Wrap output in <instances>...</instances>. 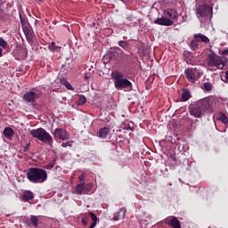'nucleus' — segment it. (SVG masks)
I'll list each match as a JSON object with an SVG mask.
<instances>
[{"label": "nucleus", "mask_w": 228, "mask_h": 228, "mask_svg": "<svg viewBox=\"0 0 228 228\" xmlns=\"http://www.w3.org/2000/svg\"><path fill=\"white\" fill-rule=\"evenodd\" d=\"M225 77H226V79L228 81V70L225 71Z\"/></svg>", "instance_id": "nucleus-43"}, {"label": "nucleus", "mask_w": 228, "mask_h": 228, "mask_svg": "<svg viewBox=\"0 0 228 228\" xmlns=\"http://www.w3.org/2000/svg\"><path fill=\"white\" fill-rule=\"evenodd\" d=\"M86 102V97L85 95H80L78 98V101L77 102V104L78 106H83Z\"/></svg>", "instance_id": "nucleus-25"}, {"label": "nucleus", "mask_w": 228, "mask_h": 228, "mask_svg": "<svg viewBox=\"0 0 228 228\" xmlns=\"http://www.w3.org/2000/svg\"><path fill=\"white\" fill-rule=\"evenodd\" d=\"M184 74L188 81H190V83H195L196 77L195 73H193V70H191V69H185Z\"/></svg>", "instance_id": "nucleus-15"}, {"label": "nucleus", "mask_w": 228, "mask_h": 228, "mask_svg": "<svg viewBox=\"0 0 228 228\" xmlns=\"http://www.w3.org/2000/svg\"><path fill=\"white\" fill-rule=\"evenodd\" d=\"M79 181L81 183H83V181H85V174H82L79 177H78Z\"/></svg>", "instance_id": "nucleus-39"}, {"label": "nucleus", "mask_w": 228, "mask_h": 228, "mask_svg": "<svg viewBox=\"0 0 228 228\" xmlns=\"http://www.w3.org/2000/svg\"><path fill=\"white\" fill-rule=\"evenodd\" d=\"M3 6V0H0V7Z\"/></svg>", "instance_id": "nucleus-44"}, {"label": "nucleus", "mask_w": 228, "mask_h": 228, "mask_svg": "<svg viewBox=\"0 0 228 228\" xmlns=\"http://www.w3.org/2000/svg\"><path fill=\"white\" fill-rule=\"evenodd\" d=\"M154 24H158L159 26H173L174 21L169 20L167 16H161L160 18L154 20Z\"/></svg>", "instance_id": "nucleus-10"}, {"label": "nucleus", "mask_w": 228, "mask_h": 228, "mask_svg": "<svg viewBox=\"0 0 228 228\" xmlns=\"http://www.w3.org/2000/svg\"><path fill=\"white\" fill-rule=\"evenodd\" d=\"M190 99V91L188 90H183L182 94V101L183 102H186Z\"/></svg>", "instance_id": "nucleus-24"}, {"label": "nucleus", "mask_w": 228, "mask_h": 228, "mask_svg": "<svg viewBox=\"0 0 228 228\" xmlns=\"http://www.w3.org/2000/svg\"><path fill=\"white\" fill-rule=\"evenodd\" d=\"M30 134L33 138H37L39 142H47L48 143H53V136L50 135L47 131L44 128H37L30 130Z\"/></svg>", "instance_id": "nucleus-5"}, {"label": "nucleus", "mask_w": 228, "mask_h": 228, "mask_svg": "<svg viewBox=\"0 0 228 228\" xmlns=\"http://www.w3.org/2000/svg\"><path fill=\"white\" fill-rule=\"evenodd\" d=\"M72 143H74V141H69L67 142H62L61 147H72Z\"/></svg>", "instance_id": "nucleus-33"}, {"label": "nucleus", "mask_w": 228, "mask_h": 228, "mask_svg": "<svg viewBox=\"0 0 228 228\" xmlns=\"http://www.w3.org/2000/svg\"><path fill=\"white\" fill-rule=\"evenodd\" d=\"M86 186H87V188H86V191H90V190H92V188H94V184L93 183H89Z\"/></svg>", "instance_id": "nucleus-38"}, {"label": "nucleus", "mask_w": 228, "mask_h": 228, "mask_svg": "<svg viewBox=\"0 0 228 228\" xmlns=\"http://www.w3.org/2000/svg\"><path fill=\"white\" fill-rule=\"evenodd\" d=\"M203 86H204L205 90H207V92L211 91L213 88V85H211V83H209V82L205 83L203 85Z\"/></svg>", "instance_id": "nucleus-30"}, {"label": "nucleus", "mask_w": 228, "mask_h": 228, "mask_svg": "<svg viewBox=\"0 0 228 228\" xmlns=\"http://www.w3.org/2000/svg\"><path fill=\"white\" fill-rule=\"evenodd\" d=\"M27 177L30 183L35 184L45 183L47 181V171L38 167H30L27 172Z\"/></svg>", "instance_id": "nucleus-3"}, {"label": "nucleus", "mask_w": 228, "mask_h": 228, "mask_svg": "<svg viewBox=\"0 0 228 228\" xmlns=\"http://www.w3.org/2000/svg\"><path fill=\"white\" fill-rule=\"evenodd\" d=\"M3 56V48L0 47V57Z\"/></svg>", "instance_id": "nucleus-42"}, {"label": "nucleus", "mask_w": 228, "mask_h": 228, "mask_svg": "<svg viewBox=\"0 0 228 228\" xmlns=\"http://www.w3.org/2000/svg\"><path fill=\"white\" fill-rule=\"evenodd\" d=\"M23 199H25L26 200H33V199H35V196L33 195V192H31V191H26L23 193Z\"/></svg>", "instance_id": "nucleus-23"}, {"label": "nucleus", "mask_w": 228, "mask_h": 228, "mask_svg": "<svg viewBox=\"0 0 228 228\" xmlns=\"http://www.w3.org/2000/svg\"><path fill=\"white\" fill-rule=\"evenodd\" d=\"M23 31L27 37H29L31 31L29 30V28L28 27H23Z\"/></svg>", "instance_id": "nucleus-36"}, {"label": "nucleus", "mask_w": 228, "mask_h": 228, "mask_svg": "<svg viewBox=\"0 0 228 228\" xmlns=\"http://www.w3.org/2000/svg\"><path fill=\"white\" fill-rule=\"evenodd\" d=\"M38 99V94L33 91H28L26 94H23V101L26 102H35Z\"/></svg>", "instance_id": "nucleus-12"}, {"label": "nucleus", "mask_w": 228, "mask_h": 228, "mask_svg": "<svg viewBox=\"0 0 228 228\" xmlns=\"http://www.w3.org/2000/svg\"><path fill=\"white\" fill-rule=\"evenodd\" d=\"M112 79L114 81V86L117 90H126V92H131L133 90V83L125 77L124 74L119 71H113L111 73Z\"/></svg>", "instance_id": "nucleus-2"}, {"label": "nucleus", "mask_w": 228, "mask_h": 228, "mask_svg": "<svg viewBox=\"0 0 228 228\" xmlns=\"http://www.w3.org/2000/svg\"><path fill=\"white\" fill-rule=\"evenodd\" d=\"M164 15L169 20H172V22H174V20H175V19H177V17H179V13H177V11H175V9H167V10H165L164 11Z\"/></svg>", "instance_id": "nucleus-13"}, {"label": "nucleus", "mask_w": 228, "mask_h": 228, "mask_svg": "<svg viewBox=\"0 0 228 228\" xmlns=\"http://www.w3.org/2000/svg\"><path fill=\"white\" fill-rule=\"evenodd\" d=\"M90 218L89 212L85 214L84 217L82 218L83 225H88V219Z\"/></svg>", "instance_id": "nucleus-27"}, {"label": "nucleus", "mask_w": 228, "mask_h": 228, "mask_svg": "<svg viewBox=\"0 0 228 228\" xmlns=\"http://www.w3.org/2000/svg\"><path fill=\"white\" fill-rule=\"evenodd\" d=\"M8 45V44L4 41L3 37H0V47H3L4 49Z\"/></svg>", "instance_id": "nucleus-35"}, {"label": "nucleus", "mask_w": 228, "mask_h": 228, "mask_svg": "<svg viewBox=\"0 0 228 228\" xmlns=\"http://www.w3.org/2000/svg\"><path fill=\"white\" fill-rule=\"evenodd\" d=\"M61 85H64V86H66V88H67L68 90H72V86L70 85V83H69V82L67 81V79L62 78V79L61 80Z\"/></svg>", "instance_id": "nucleus-26"}, {"label": "nucleus", "mask_w": 228, "mask_h": 228, "mask_svg": "<svg viewBox=\"0 0 228 228\" xmlns=\"http://www.w3.org/2000/svg\"><path fill=\"white\" fill-rule=\"evenodd\" d=\"M49 49L50 51H56V49H58V46H56L54 43H51V45H49Z\"/></svg>", "instance_id": "nucleus-37"}, {"label": "nucleus", "mask_w": 228, "mask_h": 228, "mask_svg": "<svg viewBox=\"0 0 228 228\" xmlns=\"http://www.w3.org/2000/svg\"><path fill=\"white\" fill-rule=\"evenodd\" d=\"M98 136L104 140L105 138H108L110 136V128L103 127L99 130Z\"/></svg>", "instance_id": "nucleus-16"}, {"label": "nucleus", "mask_w": 228, "mask_h": 228, "mask_svg": "<svg viewBox=\"0 0 228 228\" xmlns=\"http://www.w3.org/2000/svg\"><path fill=\"white\" fill-rule=\"evenodd\" d=\"M213 104V100L208 98L200 100L196 103L194 108L191 110L190 114L195 117V118H200L207 111H211L212 113L215 111Z\"/></svg>", "instance_id": "nucleus-1"}, {"label": "nucleus", "mask_w": 228, "mask_h": 228, "mask_svg": "<svg viewBox=\"0 0 228 228\" xmlns=\"http://www.w3.org/2000/svg\"><path fill=\"white\" fill-rule=\"evenodd\" d=\"M196 13L198 19L202 22L203 20H205L209 15L213 14V7L208 4L198 5Z\"/></svg>", "instance_id": "nucleus-6"}, {"label": "nucleus", "mask_w": 228, "mask_h": 228, "mask_svg": "<svg viewBox=\"0 0 228 228\" xmlns=\"http://www.w3.org/2000/svg\"><path fill=\"white\" fill-rule=\"evenodd\" d=\"M194 38H200V40L204 42V44H209V38L203 34H195Z\"/></svg>", "instance_id": "nucleus-20"}, {"label": "nucleus", "mask_w": 228, "mask_h": 228, "mask_svg": "<svg viewBox=\"0 0 228 228\" xmlns=\"http://www.w3.org/2000/svg\"><path fill=\"white\" fill-rule=\"evenodd\" d=\"M133 126L134 123L132 121H125L124 123H122L121 128H123L124 131H130L131 133H133Z\"/></svg>", "instance_id": "nucleus-17"}, {"label": "nucleus", "mask_w": 228, "mask_h": 228, "mask_svg": "<svg viewBox=\"0 0 228 228\" xmlns=\"http://www.w3.org/2000/svg\"><path fill=\"white\" fill-rule=\"evenodd\" d=\"M208 67H213L214 70H222L225 67V61L223 57L216 55L215 53H211L207 57Z\"/></svg>", "instance_id": "nucleus-4"}, {"label": "nucleus", "mask_w": 228, "mask_h": 228, "mask_svg": "<svg viewBox=\"0 0 228 228\" xmlns=\"http://www.w3.org/2000/svg\"><path fill=\"white\" fill-rule=\"evenodd\" d=\"M126 208H120L118 212L114 213L113 220H115V222H118V220H124V218H126Z\"/></svg>", "instance_id": "nucleus-14"}, {"label": "nucleus", "mask_w": 228, "mask_h": 228, "mask_svg": "<svg viewBox=\"0 0 228 228\" xmlns=\"http://www.w3.org/2000/svg\"><path fill=\"white\" fill-rule=\"evenodd\" d=\"M217 120H219L220 122H222L225 126H227V124H228V117L225 114L222 113V112L217 114Z\"/></svg>", "instance_id": "nucleus-19"}, {"label": "nucleus", "mask_w": 228, "mask_h": 228, "mask_svg": "<svg viewBox=\"0 0 228 228\" xmlns=\"http://www.w3.org/2000/svg\"><path fill=\"white\" fill-rule=\"evenodd\" d=\"M14 58L16 60H26L28 58V49L23 46H18L14 50Z\"/></svg>", "instance_id": "nucleus-8"}, {"label": "nucleus", "mask_w": 228, "mask_h": 228, "mask_svg": "<svg viewBox=\"0 0 228 228\" xmlns=\"http://www.w3.org/2000/svg\"><path fill=\"white\" fill-rule=\"evenodd\" d=\"M54 165H55V162H52L50 164H47L45 166V168L48 169V170H53V168H54Z\"/></svg>", "instance_id": "nucleus-34"}, {"label": "nucleus", "mask_w": 228, "mask_h": 228, "mask_svg": "<svg viewBox=\"0 0 228 228\" xmlns=\"http://www.w3.org/2000/svg\"><path fill=\"white\" fill-rule=\"evenodd\" d=\"M96 225H97V223L93 222L89 228H95Z\"/></svg>", "instance_id": "nucleus-41"}, {"label": "nucleus", "mask_w": 228, "mask_h": 228, "mask_svg": "<svg viewBox=\"0 0 228 228\" xmlns=\"http://www.w3.org/2000/svg\"><path fill=\"white\" fill-rule=\"evenodd\" d=\"M20 19L21 26H24L25 28L26 25L28 24V19L24 18L21 12H20Z\"/></svg>", "instance_id": "nucleus-28"}, {"label": "nucleus", "mask_w": 228, "mask_h": 228, "mask_svg": "<svg viewBox=\"0 0 228 228\" xmlns=\"http://www.w3.org/2000/svg\"><path fill=\"white\" fill-rule=\"evenodd\" d=\"M119 47L125 49V51H129L131 49V45L127 41H118Z\"/></svg>", "instance_id": "nucleus-21"}, {"label": "nucleus", "mask_w": 228, "mask_h": 228, "mask_svg": "<svg viewBox=\"0 0 228 228\" xmlns=\"http://www.w3.org/2000/svg\"><path fill=\"white\" fill-rule=\"evenodd\" d=\"M164 222L165 224H167V225H169L170 227L181 228V222H179V219H177L176 217H174V216L167 217L164 220Z\"/></svg>", "instance_id": "nucleus-11"}, {"label": "nucleus", "mask_w": 228, "mask_h": 228, "mask_svg": "<svg viewBox=\"0 0 228 228\" xmlns=\"http://www.w3.org/2000/svg\"><path fill=\"white\" fill-rule=\"evenodd\" d=\"M191 49H193V51H195V49H199V42L191 41Z\"/></svg>", "instance_id": "nucleus-32"}, {"label": "nucleus", "mask_w": 228, "mask_h": 228, "mask_svg": "<svg viewBox=\"0 0 228 228\" xmlns=\"http://www.w3.org/2000/svg\"><path fill=\"white\" fill-rule=\"evenodd\" d=\"M31 222L34 227H38V218L36 216H31Z\"/></svg>", "instance_id": "nucleus-29"}, {"label": "nucleus", "mask_w": 228, "mask_h": 228, "mask_svg": "<svg viewBox=\"0 0 228 228\" xmlns=\"http://www.w3.org/2000/svg\"><path fill=\"white\" fill-rule=\"evenodd\" d=\"M92 218L93 222L96 223L99 222V218H97V216L94 214L93 212H89V218Z\"/></svg>", "instance_id": "nucleus-31"}, {"label": "nucleus", "mask_w": 228, "mask_h": 228, "mask_svg": "<svg viewBox=\"0 0 228 228\" xmlns=\"http://www.w3.org/2000/svg\"><path fill=\"white\" fill-rule=\"evenodd\" d=\"M117 58H118V52L115 50H110L103 56L102 61L103 63L108 64L110 63V61L116 60Z\"/></svg>", "instance_id": "nucleus-9"}, {"label": "nucleus", "mask_w": 228, "mask_h": 228, "mask_svg": "<svg viewBox=\"0 0 228 228\" xmlns=\"http://www.w3.org/2000/svg\"><path fill=\"white\" fill-rule=\"evenodd\" d=\"M4 135L5 136V138H7L8 140H12V136H13V128L12 127H5L3 131Z\"/></svg>", "instance_id": "nucleus-18"}, {"label": "nucleus", "mask_w": 228, "mask_h": 228, "mask_svg": "<svg viewBox=\"0 0 228 228\" xmlns=\"http://www.w3.org/2000/svg\"><path fill=\"white\" fill-rule=\"evenodd\" d=\"M75 191L77 195H82L83 191H85V183L77 184L75 189Z\"/></svg>", "instance_id": "nucleus-22"}, {"label": "nucleus", "mask_w": 228, "mask_h": 228, "mask_svg": "<svg viewBox=\"0 0 228 228\" xmlns=\"http://www.w3.org/2000/svg\"><path fill=\"white\" fill-rule=\"evenodd\" d=\"M29 149V143H28L26 146H24L23 151L24 152H27Z\"/></svg>", "instance_id": "nucleus-40"}, {"label": "nucleus", "mask_w": 228, "mask_h": 228, "mask_svg": "<svg viewBox=\"0 0 228 228\" xmlns=\"http://www.w3.org/2000/svg\"><path fill=\"white\" fill-rule=\"evenodd\" d=\"M53 134L55 140H61L62 142L70 140V133H69V131L65 130L64 128H55Z\"/></svg>", "instance_id": "nucleus-7"}]
</instances>
